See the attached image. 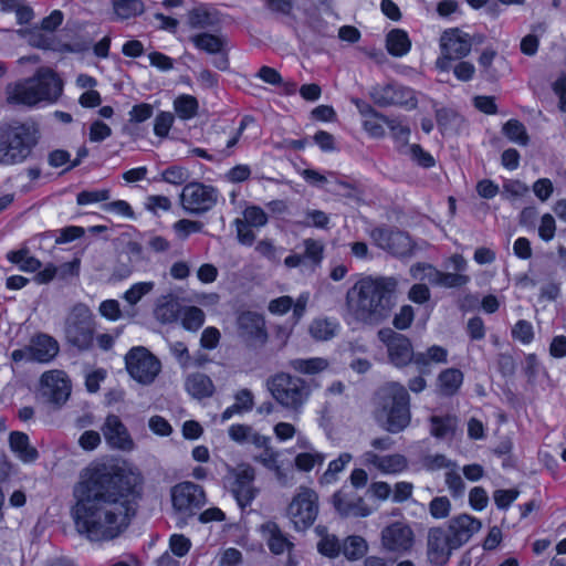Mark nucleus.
<instances>
[{"label":"nucleus","mask_w":566,"mask_h":566,"mask_svg":"<svg viewBox=\"0 0 566 566\" xmlns=\"http://www.w3.org/2000/svg\"><path fill=\"white\" fill-rule=\"evenodd\" d=\"M144 478L113 461L92 462L74 485L72 516L76 531L92 542L118 537L136 515Z\"/></svg>","instance_id":"1"},{"label":"nucleus","mask_w":566,"mask_h":566,"mask_svg":"<svg viewBox=\"0 0 566 566\" xmlns=\"http://www.w3.org/2000/svg\"><path fill=\"white\" fill-rule=\"evenodd\" d=\"M102 431L111 448L123 451H130L134 448V440L118 416L113 413L108 415L104 421Z\"/></svg>","instance_id":"19"},{"label":"nucleus","mask_w":566,"mask_h":566,"mask_svg":"<svg viewBox=\"0 0 566 566\" xmlns=\"http://www.w3.org/2000/svg\"><path fill=\"white\" fill-rule=\"evenodd\" d=\"M287 513L296 528L311 527L318 515L317 493L310 488L301 486L289 504Z\"/></svg>","instance_id":"13"},{"label":"nucleus","mask_w":566,"mask_h":566,"mask_svg":"<svg viewBox=\"0 0 566 566\" xmlns=\"http://www.w3.org/2000/svg\"><path fill=\"white\" fill-rule=\"evenodd\" d=\"M27 350L29 361L49 364L57 357L60 344L50 334L38 332L31 336Z\"/></svg>","instance_id":"17"},{"label":"nucleus","mask_w":566,"mask_h":566,"mask_svg":"<svg viewBox=\"0 0 566 566\" xmlns=\"http://www.w3.org/2000/svg\"><path fill=\"white\" fill-rule=\"evenodd\" d=\"M170 497L174 510L187 517L196 515L208 501L205 489L190 481L175 484L170 490Z\"/></svg>","instance_id":"9"},{"label":"nucleus","mask_w":566,"mask_h":566,"mask_svg":"<svg viewBox=\"0 0 566 566\" xmlns=\"http://www.w3.org/2000/svg\"><path fill=\"white\" fill-rule=\"evenodd\" d=\"M459 62L451 67L454 77L460 82H470L475 75V66L469 61L458 60Z\"/></svg>","instance_id":"63"},{"label":"nucleus","mask_w":566,"mask_h":566,"mask_svg":"<svg viewBox=\"0 0 566 566\" xmlns=\"http://www.w3.org/2000/svg\"><path fill=\"white\" fill-rule=\"evenodd\" d=\"M451 502L447 496H436L429 503V513L436 520H442L449 516Z\"/></svg>","instance_id":"56"},{"label":"nucleus","mask_w":566,"mask_h":566,"mask_svg":"<svg viewBox=\"0 0 566 566\" xmlns=\"http://www.w3.org/2000/svg\"><path fill=\"white\" fill-rule=\"evenodd\" d=\"M242 220L254 228H262L268 223L269 218L260 206L251 205L243 210Z\"/></svg>","instance_id":"52"},{"label":"nucleus","mask_w":566,"mask_h":566,"mask_svg":"<svg viewBox=\"0 0 566 566\" xmlns=\"http://www.w3.org/2000/svg\"><path fill=\"white\" fill-rule=\"evenodd\" d=\"M238 332L243 343L249 348H261L269 340L265 318L253 311H244L238 316Z\"/></svg>","instance_id":"15"},{"label":"nucleus","mask_w":566,"mask_h":566,"mask_svg":"<svg viewBox=\"0 0 566 566\" xmlns=\"http://www.w3.org/2000/svg\"><path fill=\"white\" fill-rule=\"evenodd\" d=\"M269 390L277 403L297 409L307 400L311 389L306 381L287 373H277L268 381Z\"/></svg>","instance_id":"6"},{"label":"nucleus","mask_w":566,"mask_h":566,"mask_svg":"<svg viewBox=\"0 0 566 566\" xmlns=\"http://www.w3.org/2000/svg\"><path fill=\"white\" fill-rule=\"evenodd\" d=\"M378 339L386 346L389 363L396 368H405L415 364L416 354L409 337L392 328L385 327L378 331Z\"/></svg>","instance_id":"12"},{"label":"nucleus","mask_w":566,"mask_h":566,"mask_svg":"<svg viewBox=\"0 0 566 566\" xmlns=\"http://www.w3.org/2000/svg\"><path fill=\"white\" fill-rule=\"evenodd\" d=\"M512 337L523 345H528L534 339V328L531 322L518 319L511 331Z\"/></svg>","instance_id":"50"},{"label":"nucleus","mask_w":566,"mask_h":566,"mask_svg":"<svg viewBox=\"0 0 566 566\" xmlns=\"http://www.w3.org/2000/svg\"><path fill=\"white\" fill-rule=\"evenodd\" d=\"M187 22L191 29H206L214 24L211 12L203 6L195 7L189 10Z\"/></svg>","instance_id":"41"},{"label":"nucleus","mask_w":566,"mask_h":566,"mask_svg":"<svg viewBox=\"0 0 566 566\" xmlns=\"http://www.w3.org/2000/svg\"><path fill=\"white\" fill-rule=\"evenodd\" d=\"M169 548L175 556L184 557L189 553L191 542L184 534H172L169 538Z\"/></svg>","instance_id":"61"},{"label":"nucleus","mask_w":566,"mask_h":566,"mask_svg":"<svg viewBox=\"0 0 566 566\" xmlns=\"http://www.w3.org/2000/svg\"><path fill=\"white\" fill-rule=\"evenodd\" d=\"M109 197V189L82 190L76 196V203L78 206H86L91 203L107 201Z\"/></svg>","instance_id":"53"},{"label":"nucleus","mask_w":566,"mask_h":566,"mask_svg":"<svg viewBox=\"0 0 566 566\" xmlns=\"http://www.w3.org/2000/svg\"><path fill=\"white\" fill-rule=\"evenodd\" d=\"M415 279H427L432 285L446 289H459L470 282V276L463 273H451L438 270L433 264L417 262L410 269Z\"/></svg>","instance_id":"16"},{"label":"nucleus","mask_w":566,"mask_h":566,"mask_svg":"<svg viewBox=\"0 0 566 566\" xmlns=\"http://www.w3.org/2000/svg\"><path fill=\"white\" fill-rule=\"evenodd\" d=\"M185 387L189 395L197 399L210 398L214 392L211 378L203 373H193L187 376Z\"/></svg>","instance_id":"28"},{"label":"nucleus","mask_w":566,"mask_h":566,"mask_svg":"<svg viewBox=\"0 0 566 566\" xmlns=\"http://www.w3.org/2000/svg\"><path fill=\"white\" fill-rule=\"evenodd\" d=\"M67 340L81 352L88 350L94 344V328L90 323L75 322L67 331Z\"/></svg>","instance_id":"25"},{"label":"nucleus","mask_w":566,"mask_h":566,"mask_svg":"<svg viewBox=\"0 0 566 566\" xmlns=\"http://www.w3.org/2000/svg\"><path fill=\"white\" fill-rule=\"evenodd\" d=\"M395 290L392 277H363L347 292L348 311L360 323L378 325L391 314Z\"/></svg>","instance_id":"2"},{"label":"nucleus","mask_w":566,"mask_h":566,"mask_svg":"<svg viewBox=\"0 0 566 566\" xmlns=\"http://www.w3.org/2000/svg\"><path fill=\"white\" fill-rule=\"evenodd\" d=\"M175 123V115L168 111H159L154 119L153 132L158 138H167Z\"/></svg>","instance_id":"45"},{"label":"nucleus","mask_w":566,"mask_h":566,"mask_svg":"<svg viewBox=\"0 0 566 566\" xmlns=\"http://www.w3.org/2000/svg\"><path fill=\"white\" fill-rule=\"evenodd\" d=\"M489 503L486 491L482 486H474L469 492V504L478 512L483 511Z\"/></svg>","instance_id":"64"},{"label":"nucleus","mask_w":566,"mask_h":566,"mask_svg":"<svg viewBox=\"0 0 566 566\" xmlns=\"http://www.w3.org/2000/svg\"><path fill=\"white\" fill-rule=\"evenodd\" d=\"M415 318V312L411 305H402L400 311L395 314L392 325L398 331L408 329Z\"/></svg>","instance_id":"59"},{"label":"nucleus","mask_w":566,"mask_h":566,"mask_svg":"<svg viewBox=\"0 0 566 566\" xmlns=\"http://www.w3.org/2000/svg\"><path fill=\"white\" fill-rule=\"evenodd\" d=\"M182 306L172 294L163 296V300H160L155 307L156 318L163 324L177 322L180 318Z\"/></svg>","instance_id":"29"},{"label":"nucleus","mask_w":566,"mask_h":566,"mask_svg":"<svg viewBox=\"0 0 566 566\" xmlns=\"http://www.w3.org/2000/svg\"><path fill=\"white\" fill-rule=\"evenodd\" d=\"M342 544L335 535H325L317 543V551L328 558H336L342 553Z\"/></svg>","instance_id":"49"},{"label":"nucleus","mask_w":566,"mask_h":566,"mask_svg":"<svg viewBox=\"0 0 566 566\" xmlns=\"http://www.w3.org/2000/svg\"><path fill=\"white\" fill-rule=\"evenodd\" d=\"M253 122H254V117L251 115H244L241 118L239 126L234 130H232L230 138L227 140L226 147L220 150V154L223 157H230L233 154V148L238 145L244 130Z\"/></svg>","instance_id":"44"},{"label":"nucleus","mask_w":566,"mask_h":566,"mask_svg":"<svg viewBox=\"0 0 566 566\" xmlns=\"http://www.w3.org/2000/svg\"><path fill=\"white\" fill-rule=\"evenodd\" d=\"M378 238L386 243V248L395 254H403L405 251L400 250L397 244L406 241L409 237L399 230L392 229H378Z\"/></svg>","instance_id":"43"},{"label":"nucleus","mask_w":566,"mask_h":566,"mask_svg":"<svg viewBox=\"0 0 566 566\" xmlns=\"http://www.w3.org/2000/svg\"><path fill=\"white\" fill-rule=\"evenodd\" d=\"M381 541L388 551H408L413 544V533L408 525L396 522L382 530Z\"/></svg>","instance_id":"22"},{"label":"nucleus","mask_w":566,"mask_h":566,"mask_svg":"<svg viewBox=\"0 0 566 566\" xmlns=\"http://www.w3.org/2000/svg\"><path fill=\"white\" fill-rule=\"evenodd\" d=\"M114 11L120 19H129L142 13L143 3L139 0H115Z\"/></svg>","instance_id":"48"},{"label":"nucleus","mask_w":566,"mask_h":566,"mask_svg":"<svg viewBox=\"0 0 566 566\" xmlns=\"http://www.w3.org/2000/svg\"><path fill=\"white\" fill-rule=\"evenodd\" d=\"M387 52L395 57H401L411 50V40L407 31L392 29L386 35Z\"/></svg>","instance_id":"31"},{"label":"nucleus","mask_w":566,"mask_h":566,"mask_svg":"<svg viewBox=\"0 0 566 566\" xmlns=\"http://www.w3.org/2000/svg\"><path fill=\"white\" fill-rule=\"evenodd\" d=\"M191 42L198 50L205 51L208 54L221 53L227 45L223 38L208 32L193 35Z\"/></svg>","instance_id":"35"},{"label":"nucleus","mask_w":566,"mask_h":566,"mask_svg":"<svg viewBox=\"0 0 566 566\" xmlns=\"http://www.w3.org/2000/svg\"><path fill=\"white\" fill-rule=\"evenodd\" d=\"M38 142L36 129L28 124L19 123L8 127L0 135V163L17 165L25 161Z\"/></svg>","instance_id":"4"},{"label":"nucleus","mask_w":566,"mask_h":566,"mask_svg":"<svg viewBox=\"0 0 566 566\" xmlns=\"http://www.w3.org/2000/svg\"><path fill=\"white\" fill-rule=\"evenodd\" d=\"M40 102H55L63 92V82L52 69H41L31 78Z\"/></svg>","instance_id":"18"},{"label":"nucleus","mask_w":566,"mask_h":566,"mask_svg":"<svg viewBox=\"0 0 566 566\" xmlns=\"http://www.w3.org/2000/svg\"><path fill=\"white\" fill-rule=\"evenodd\" d=\"M304 247V261L305 263H310L313 266H319L324 260V243L319 240L308 238L303 240Z\"/></svg>","instance_id":"40"},{"label":"nucleus","mask_w":566,"mask_h":566,"mask_svg":"<svg viewBox=\"0 0 566 566\" xmlns=\"http://www.w3.org/2000/svg\"><path fill=\"white\" fill-rule=\"evenodd\" d=\"M463 380L464 375L459 368H446L441 370L437 377L438 392L443 397L451 398L459 392Z\"/></svg>","instance_id":"24"},{"label":"nucleus","mask_w":566,"mask_h":566,"mask_svg":"<svg viewBox=\"0 0 566 566\" xmlns=\"http://www.w3.org/2000/svg\"><path fill=\"white\" fill-rule=\"evenodd\" d=\"M350 460L352 455L349 453H340L338 458L332 460L328 463V467L323 473L321 481L327 484L335 482L337 480V474L345 469Z\"/></svg>","instance_id":"46"},{"label":"nucleus","mask_w":566,"mask_h":566,"mask_svg":"<svg viewBox=\"0 0 566 566\" xmlns=\"http://www.w3.org/2000/svg\"><path fill=\"white\" fill-rule=\"evenodd\" d=\"M538 237L544 242H549L556 234V221L551 213H544L539 219Z\"/></svg>","instance_id":"57"},{"label":"nucleus","mask_w":566,"mask_h":566,"mask_svg":"<svg viewBox=\"0 0 566 566\" xmlns=\"http://www.w3.org/2000/svg\"><path fill=\"white\" fill-rule=\"evenodd\" d=\"M7 99L13 105L34 106L40 103V97L31 78L15 83L8 92Z\"/></svg>","instance_id":"26"},{"label":"nucleus","mask_w":566,"mask_h":566,"mask_svg":"<svg viewBox=\"0 0 566 566\" xmlns=\"http://www.w3.org/2000/svg\"><path fill=\"white\" fill-rule=\"evenodd\" d=\"M160 176L163 181L170 185L180 186L187 181L188 171L181 166L171 165L164 169Z\"/></svg>","instance_id":"54"},{"label":"nucleus","mask_w":566,"mask_h":566,"mask_svg":"<svg viewBox=\"0 0 566 566\" xmlns=\"http://www.w3.org/2000/svg\"><path fill=\"white\" fill-rule=\"evenodd\" d=\"M10 449L17 457L25 462H34L39 458L38 450L30 444L29 436L21 431H12L9 434Z\"/></svg>","instance_id":"27"},{"label":"nucleus","mask_w":566,"mask_h":566,"mask_svg":"<svg viewBox=\"0 0 566 566\" xmlns=\"http://www.w3.org/2000/svg\"><path fill=\"white\" fill-rule=\"evenodd\" d=\"M155 283L153 281L148 282H137L134 283L125 293L124 298L130 305L137 304L146 294L153 291Z\"/></svg>","instance_id":"51"},{"label":"nucleus","mask_w":566,"mask_h":566,"mask_svg":"<svg viewBox=\"0 0 566 566\" xmlns=\"http://www.w3.org/2000/svg\"><path fill=\"white\" fill-rule=\"evenodd\" d=\"M518 497V491L515 489L496 490L493 494L494 503L500 510H507Z\"/></svg>","instance_id":"62"},{"label":"nucleus","mask_w":566,"mask_h":566,"mask_svg":"<svg viewBox=\"0 0 566 566\" xmlns=\"http://www.w3.org/2000/svg\"><path fill=\"white\" fill-rule=\"evenodd\" d=\"M368 551L366 539L359 535H349L344 539L342 553L350 562L359 560Z\"/></svg>","instance_id":"37"},{"label":"nucleus","mask_w":566,"mask_h":566,"mask_svg":"<svg viewBox=\"0 0 566 566\" xmlns=\"http://www.w3.org/2000/svg\"><path fill=\"white\" fill-rule=\"evenodd\" d=\"M408 147L412 161L418 166L429 169L436 165L433 156L429 151L424 150L421 145L411 144Z\"/></svg>","instance_id":"55"},{"label":"nucleus","mask_w":566,"mask_h":566,"mask_svg":"<svg viewBox=\"0 0 566 566\" xmlns=\"http://www.w3.org/2000/svg\"><path fill=\"white\" fill-rule=\"evenodd\" d=\"M373 103L379 107H400L406 111L416 109L418 98L415 90L398 83L377 84L369 93Z\"/></svg>","instance_id":"10"},{"label":"nucleus","mask_w":566,"mask_h":566,"mask_svg":"<svg viewBox=\"0 0 566 566\" xmlns=\"http://www.w3.org/2000/svg\"><path fill=\"white\" fill-rule=\"evenodd\" d=\"M364 116H373L387 125L390 130V137L396 145L398 151H402L405 147L409 146V139L411 135V129L409 125L402 124L399 118H391L373 106L367 105L366 109L361 111Z\"/></svg>","instance_id":"21"},{"label":"nucleus","mask_w":566,"mask_h":566,"mask_svg":"<svg viewBox=\"0 0 566 566\" xmlns=\"http://www.w3.org/2000/svg\"><path fill=\"white\" fill-rule=\"evenodd\" d=\"M263 531L268 533L266 544L272 554L281 555L293 548V543L275 522H269L263 525Z\"/></svg>","instance_id":"30"},{"label":"nucleus","mask_w":566,"mask_h":566,"mask_svg":"<svg viewBox=\"0 0 566 566\" xmlns=\"http://www.w3.org/2000/svg\"><path fill=\"white\" fill-rule=\"evenodd\" d=\"M364 459L367 465L376 468L382 474H399L408 468L407 458L400 453L379 455L373 451H367Z\"/></svg>","instance_id":"23"},{"label":"nucleus","mask_w":566,"mask_h":566,"mask_svg":"<svg viewBox=\"0 0 566 566\" xmlns=\"http://www.w3.org/2000/svg\"><path fill=\"white\" fill-rule=\"evenodd\" d=\"M41 395L56 408H61L70 399L72 381L62 369H50L40 376Z\"/></svg>","instance_id":"14"},{"label":"nucleus","mask_w":566,"mask_h":566,"mask_svg":"<svg viewBox=\"0 0 566 566\" xmlns=\"http://www.w3.org/2000/svg\"><path fill=\"white\" fill-rule=\"evenodd\" d=\"M430 432L437 439H443L455 432V419L452 416H431Z\"/></svg>","instance_id":"39"},{"label":"nucleus","mask_w":566,"mask_h":566,"mask_svg":"<svg viewBox=\"0 0 566 566\" xmlns=\"http://www.w3.org/2000/svg\"><path fill=\"white\" fill-rule=\"evenodd\" d=\"M380 408L386 416L385 429L390 433L403 431L411 422L410 395L397 381L388 382L380 396Z\"/></svg>","instance_id":"5"},{"label":"nucleus","mask_w":566,"mask_h":566,"mask_svg":"<svg viewBox=\"0 0 566 566\" xmlns=\"http://www.w3.org/2000/svg\"><path fill=\"white\" fill-rule=\"evenodd\" d=\"M128 115H129V119H128L129 123H132V124L144 123L153 117L154 106L151 104L145 103V102L135 104V105H133Z\"/></svg>","instance_id":"58"},{"label":"nucleus","mask_w":566,"mask_h":566,"mask_svg":"<svg viewBox=\"0 0 566 566\" xmlns=\"http://www.w3.org/2000/svg\"><path fill=\"white\" fill-rule=\"evenodd\" d=\"M335 327L327 318H317L311 323L310 333L317 340H328L335 335Z\"/></svg>","instance_id":"47"},{"label":"nucleus","mask_w":566,"mask_h":566,"mask_svg":"<svg viewBox=\"0 0 566 566\" xmlns=\"http://www.w3.org/2000/svg\"><path fill=\"white\" fill-rule=\"evenodd\" d=\"M255 471L250 464H241L234 472L232 493L241 506H247L255 499L253 488Z\"/></svg>","instance_id":"20"},{"label":"nucleus","mask_w":566,"mask_h":566,"mask_svg":"<svg viewBox=\"0 0 566 566\" xmlns=\"http://www.w3.org/2000/svg\"><path fill=\"white\" fill-rule=\"evenodd\" d=\"M233 223L237 230L238 241L243 245L251 247L255 241V233L252 230L253 227L240 218H237Z\"/></svg>","instance_id":"60"},{"label":"nucleus","mask_w":566,"mask_h":566,"mask_svg":"<svg viewBox=\"0 0 566 566\" xmlns=\"http://www.w3.org/2000/svg\"><path fill=\"white\" fill-rule=\"evenodd\" d=\"M6 258L10 263L17 264L23 272L33 273L41 268L40 260L30 255V251L27 248L11 250L7 253Z\"/></svg>","instance_id":"34"},{"label":"nucleus","mask_w":566,"mask_h":566,"mask_svg":"<svg viewBox=\"0 0 566 566\" xmlns=\"http://www.w3.org/2000/svg\"><path fill=\"white\" fill-rule=\"evenodd\" d=\"M441 54L436 65L440 72H449L452 61L467 57L472 50V38L459 28H450L443 31L440 38Z\"/></svg>","instance_id":"7"},{"label":"nucleus","mask_w":566,"mask_h":566,"mask_svg":"<svg viewBox=\"0 0 566 566\" xmlns=\"http://www.w3.org/2000/svg\"><path fill=\"white\" fill-rule=\"evenodd\" d=\"M502 133L510 142L521 146H527L530 143V136L525 125L516 118H511L505 122L502 126Z\"/></svg>","instance_id":"38"},{"label":"nucleus","mask_w":566,"mask_h":566,"mask_svg":"<svg viewBox=\"0 0 566 566\" xmlns=\"http://www.w3.org/2000/svg\"><path fill=\"white\" fill-rule=\"evenodd\" d=\"M448 361V350L440 345H432L424 353H417L415 365L424 371L431 363L446 364Z\"/></svg>","instance_id":"36"},{"label":"nucleus","mask_w":566,"mask_h":566,"mask_svg":"<svg viewBox=\"0 0 566 566\" xmlns=\"http://www.w3.org/2000/svg\"><path fill=\"white\" fill-rule=\"evenodd\" d=\"M175 117L187 122L195 118L199 113V102L196 96L190 94L178 95L172 103Z\"/></svg>","instance_id":"32"},{"label":"nucleus","mask_w":566,"mask_h":566,"mask_svg":"<svg viewBox=\"0 0 566 566\" xmlns=\"http://www.w3.org/2000/svg\"><path fill=\"white\" fill-rule=\"evenodd\" d=\"M219 191L211 185L191 181L184 186L180 202L189 214L201 216L213 209L218 202Z\"/></svg>","instance_id":"8"},{"label":"nucleus","mask_w":566,"mask_h":566,"mask_svg":"<svg viewBox=\"0 0 566 566\" xmlns=\"http://www.w3.org/2000/svg\"><path fill=\"white\" fill-rule=\"evenodd\" d=\"M481 521L469 514H459L448 521L447 528L431 527L428 532L427 556L433 566L446 565L453 551L467 544L481 528Z\"/></svg>","instance_id":"3"},{"label":"nucleus","mask_w":566,"mask_h":566,"mask_svg":"<svg viewBox=\"0 0 566 566\" xmlns=\"http://www.w3.org/2000/svg\"><path fill=\"white\" fill-rule=\"evenodd\" d=\"M290 368L303 375H317L328 367V360L322 357L294 358L289 361Z\"/></svg>","instance_id":"33"},{"label":"nucleus","mask_w":566,"mask_h":566,"mask_svg":"<svg viewBox=\"0 0 566 566\" xmlns=\"http://www.w3.org/2000/svg\"><path fill=\"white\" fill-rule=\"evenodd\" d=\"M181 313V325L187 331L196 332L205 323V313L198 306H188Z\"/></svg>","instance_id":"42"},{"label":"nucleus","mask_w":566,"mask_h":566,"mask_svg":"<svg viewBox=\"0 0 566 566\" xmlns=\"http://www.w3.org/2000/svg\"><path fill=\"white\" fill-rule=\"evenodd\" d=\"M125 365L130 377L143 385L151 384L161 368L159 359L143 346L133 347L127 353Z\"/></svg>","instance_id":"11"}]
</instances>
